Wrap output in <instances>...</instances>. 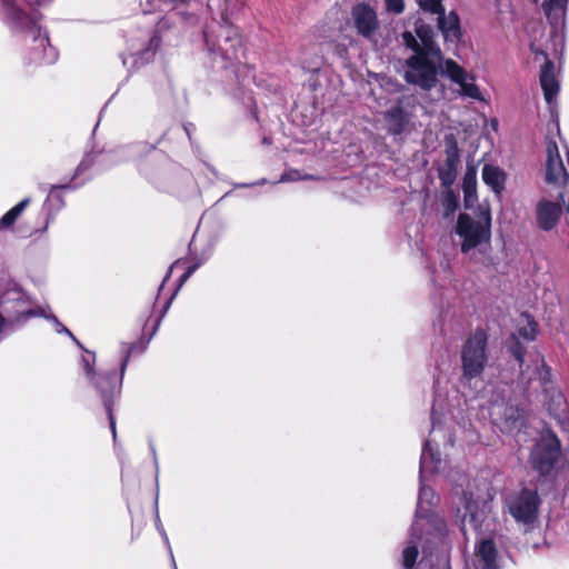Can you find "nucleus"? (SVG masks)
Here are the masks:
<instances>
[{
	"instance_id": "obj_1",
	"label": "nucleus",
	"mask_w": 569,
	"mask_h": 569,
	"mask_svg": "<svg viewBox=\"0 0 569 569\" xmlns=\"http://www.w3.org/2000/svg\"><path fill=\"white\" fill-rule=\"evenodd\" d=\"M443 470V461L437 449L432 447L431 440L426 441L422 453L420 457V470L419 480L420 489L418 496V506L416 516L417 519L413 522L409 536L407 547L402 551V566L405 568H411L416 563L418 557V547L421 541L420 531L427 527L433 525L435 533H431L433 539L441 540L446 532V525L441 519H429L430 508L436 505L438 497L435 491L426 486L427 475L438 473Z\"/></svg>"
},
{
	"instance_id": "obj_2",
	"label": "nucleus",
	"mask_w": 569,
	"mask_h": 569,
	"mask_svg": "<svg viewBox=\"0 0 569 569\" xmlns=\"http://www.w3.org/2000/svg\"><path fill=\"white\" fill-rule=\"evenodd\" d=\"M149 9L144 13L151 11H168V13L158 19L153 29L141 32L139 37L130 39V50L133 63L138 67L150 62L160 46V33L169 30L174 22L176 17L182 20L192 19L201 8L200 0H147Z\"/></svg>"
},
{
	"instance_id": "obj_3",
	"label": "nucleus",
	"mask_w": 569,
	"mask_h": 569,
	"mask_svg": "<svg viewBox=\"0 0 569 569\" xmlns=\"http://www.w3.org/2000/svg\"><path fill=\"white\" fill-rule=\"evenodd\" d=\"M244 6V0H208V9L212 20L207 24L203 37L209 50H214L218 32L223 33L227 47H221L224 57L234 59L238 56L240 36L233 23Z\"/></svg>"
},
{
	"instance_id": "obj_4",
	"label": "nucleus",
	"mask_w": 569,
	"mask_h": 569,
	"mask_svg": "<svg viewBox=\"0 0 569 569\" xmlns=\"http://www.w3.org/2000/svg\"><path fill=\"white\" fill-rule=\"evenodd\" d=\"M123 352H124V357L121 361L119 377H116L114 375H109V373H97L93 369V366L96 362L94 353L88 352V356H83L81 358V363H82V367H83L87 378L97 388V390L99 391V393L102 398L104 408H106L108 417H109L110 429L112 431V436H113L114 440L117 437V432H116V421H114V417L112 413V399L114 396H118L120 393L122 378H123L124 371H126L128 362H129L131 349L123 346Z\"/></svg>"
},
{
	"instance_id": "obj_5",
	"label": "nucleus",
	"mask_w": 569,
	"mask_h": 569,
	"mask_svg": "<svg viewBox=\"0 0 569 569\" xmlns=\"http://www.w3.org/2000/svg\"><path fill=\"white\" fill-rule=\"evenodd\" d=\"M0 307L8 316L10 327L20 326L30 318L43 316L40 308L33 307L30 296L10 278L0 279Z\"/></svg>"
},
{
	"instance_id": "obj_6",
	"label": "nucleus",
	"mask_w": 569,
	"mask_h": 569,
	"mask_svg": "<svg viewBox=\"0 0 569 569\" xmlns=\"http://www.w3.org/2000/svg\"><path fill=\"white\" fill-rule=\"evenodd\" d=\"M13 28L21 29L26 33V42L29 48V58L32 63L51 64L58 59V51L50 42L48 34L42 32L38 26V16L19 17L17 20H9Z\"/></svg>"
},
{
	"instance_id": "obj_7",
	"label": "nucleus",
	"mask_w": 569,
	"mask_h": 569,
	"mask_svg": "<svg viewBox=\"0 0 569 569\" xmlns=\"http://www.w3.org/2000/svg\"><path fill=\"white\" fill-rule=\"evenodd\" d=\"M456 233L461 239V251L463 253L488 243L491 236L490 210L481 208L476 217L460 213L456 224Z\"/></svg>"
},
{
	"instance_id": "obj_8",
	"label": "nucleus",
	"mask_w": 569,
	"mask_h": 569,
	"mask_svg": "<svg viewBox=\"0 0 569 569\" xmlns=\"http://www.w3.org/2000/svg\"><path fill=\"white\" fill-rule=\"evenodd\" d=\"M487 341L488 337L485 330H476L465 342L461 350V380L463 383L471 385L475 380L481 378L487 363Z\"/></svg>"
},
{
	"instance_id": "obj_9",
	"label": "nucleus",
	"mask_w": 569,
	"mask_h": 569,
	"mask_svg": "<svg viewBox=\"0 0 569 569\" xmlns=\"http://www.w3.org/2000/svg\"><path fill=\"white\" fill-rule=\"evenodd\" d=\"M441 56L415 53L406 60L403 78L421 90L428 91L438 83V69Z\"/></svg>"
},
{
	"instance_id": "obj_10",
	"label": "nucleus",
	"mask_w": 569,
	"mask_h": 569,
	"mask_svg": "<svg viewBox=\"0 0 569 569\" xmlns=\"http://www.w3.org/2000/svg\"><path fill=\"white\" fill-rule=\"evenodd\" d=\"M540 502L537 491L530 489H522L506 499L508 512L526 531L537 521Z\"/></svg>"
},
{
	"instance_id": "obj_11",
	"label": "nucleus",
	"mask_w": 569,
	"mask_h": 569,
	"mask_svg": "<svg viewBox=\"0 0 569 569\" xmlns=\"http://www.w3.org/2000/svg\"><path fill=\"white\" fill-rule=\"evenodd\" d=\"M560 455V442L553 435L542 437L533 447L530 461L540 475H548L555 467Z\"/></svg>"
},
{
	"instance_id": "obj_12",
	"label": "nucleus",
	"mask_w": 569,
	"mask_h": 569,
	"mask_svg": "<svg viewBox=\"0 0 569 569\" xmlns=\"http://www.w3.org/2000/svg\"><path fill=\"white\" fill-rule=\"evenodd\" d=\"M443 73L459 87V94L477 101H483V96L476 84V77L466 71L456 61L448 59L443 63Z\"/></svg>"
},
{
	"instance_id": "obj_13",
	"label": "nucleus",
	"mask_w": 569,
	"mask_h": 569,
	"mask_svg": "<svg viewBox=\"0 0 569 569\" xmlns=\"http://www.w3.org/2000/svg\"><path fill=\"white\" fill-rule=\"evenodd\" d=\"M353 27L359 36L369 41H377L380 22L376 10L366 3H358L351 10Z\"/></svg>"
},
{
	"instance_id": "obj_14",
	"label": "nucleus",
	"mask_w": 569,
	"mask_h": 569,
	"mask_svg": "<svg viewBox=\"0 0 569 569\" xmlns=\"http://www.w3.org/2000/svg\"><path fill=\"white\" fill-rule=\"evenodd\" d=\"M416 33L417 38L410 31L402 33V42L407 48L411 49L415 53L431 54L433 57L441 56V50L433 40L435 32L430 26L423 23L417 26Z\"/></svg>"
},
{
	"instance_id": "obj_15",
	"label": "nucleus",
	"mask_w": 569,
	"mask_h": 569,
	"mask_svg": "<svg viewBox=\"0 0 569 569\" xmlns=\"http://www.w3.org/2000/svg\"><path fill=\"white\" fill-rule=\"evenodd\" d=\"M546 151L547 160L545 180L548 184L561 187L567 182L569 174L563 164L557 143L552 140L548 141Z\"/></svg>"
},
{
	"instance_id": "obj_16",
	"label": "nucleus",
	"mask_w": 569,
	"mask_h": 569,
	"mask_svg": "<svg viewBox=\"0 0 569 569\" xmlns=\"http://www.w3.org/2000/svg\"><path fill=\"white\" fill-rule=\"evenodd\" d=\"M530 48L536 56H541L545 58V63L540 71V84L547 103L551 104L558 96L560 89L559 81L555 73V66L548 59L546 51L540 49L536 42H531Z\"/></svg>"
},
{
	"instance_id": "obj_17",
	"label": "nucleus",
	"mask_w": 569,
	"mask_h": 569,
	"mask_svg": "<svg viewBox=\"0 0 569 569\" xmlns=\"http://www.w3.org/2000/svg\"><path fill=\"white\" fill-rule=\"evenodd\" d=\"M463 515L461 516V528L478 530L487 517V505L465 496Z\"/></svg>"
},
{
	"instance_id": "obj_18",
	"label": "nucleus",
	"mask_w": 569,
	"mask_h": 569,
	"mask_svg": "<svg viewBox=\"0 0 569 569\" xmlns=\"http://www.w3.org/2000/svg\"><path fill=\"white\" fill-rule=\"evenodd\" d=\"M412 114L401 104H396L383 114L386 129L391 136H400L409 131Z\"/></svg>"
},
{
	"instance_id": "obj_19",
	"label": "nucleus",
	"mask_w": 569,
	"mask_h": 569,
	"mask_svg": "<svg viewBox=\"0 0 569 569\" xmlns=\"http://www.w3.org/2000/svg\"><path fill=\"white\" fill-rule=\"evenodd\" d=\"M52 0H2L3 10L8 20L18 21L19 17L33 16L30 13L36 6L41 7Z\"/></svg>"
},
{
	"instance_id": "obj_20",
	"label": "nucleus",
	"mask_w": 569,
	"mask_h": 569,
	"mask_svg": "<svg viewBox=\"0 0 569 569\" xmlns=\"http://www.w3.org/2000/svg\"><path fill=\"white\" fill-rule=\"evenodd\" d=\"M438 28L447 42L456 43L460 40V20L455 11L445 12L438 17Z\"/></svg>"
},
{
	"instance_id": "obj_21",
	"label": "nucleus",
	"mask_w": 569,
	"mask_h": 569,
	"mask_svg": "<svg viewBox=\"0 0 569 569\" xmlns=\"http://www.w3.org/2000/svg\"><path fill=\"white\" fill-rule=\"evenodd\" d=\"M561 208L553 202L543 200L537 207V221L541 229L551 230L558 222Z\"/></svg>"
},
{
	"instance_id": "obj_22",
	"label": "nucleus",
	"mask_w": 569,
	"mask_h": 569,
	"mask_svg": "<svg viewBox=\"0 0 569 569\" xmlns=\"http://www.w3.org/2000/svg\"><path fill=\"white\" fill-rule=\"evenodd\" d=\"M476 553L483 569L498 568V552L492 540H481L476 547Z\"/></svg>"
},
{
	"instance_id": "obj_23",
	"label": "nucleus",
	"mask_w": 569,
	"mask_h": 569,
	"mask_svg": "<svg viewBox=\"0 0 569 569\" xmlns=\"http://www.w3.org/2000/svg\"><path fill=\"white\" fill-rule=\"evenodd\" d=\"M219 33H220V36H218L216 38L214 50H209L207 46H206V49H207L208 53L212 57L213 61L220 60L221 67L227 69L229 67H232L236 62L240 61L242 47H241V44L239 46L237 58L231 59V58L224 57V54L222 52L223 50L221 48V47H227L224 43V36L221 32H219Z\"/></svg>"
},
{
	"instance_id": "obj_24",
	"label": "nucleus",
	"mask_w": 569,
	"mask_h": 569,
	"mask_svg": "<svg viewBox=\"0 0 569 569\" xmlns=\"http://www.w3.org/2000/svg\"><path fill=\"white\" fill-rule=\"evenodd\" d=\"M537 335V323L526 313L521 315L518 325L517 332L513 338L532 341Z\"/></svg>"
},
{
	"instance_id": "obj_25",
	"label": "nucleus",
	"mask_w": 569,
	"mask_h": 569,
	"mask_svg": "<svg viewBox=\"0 0 569 569\" xmlns=\"http://www.w3.org/2000/svg\"><path fill=\"white\" fill-rule=\"evenodd\" d=\"M568 0H545L543 10L552 24H559L562 21Z\"/></svg>"
},
{
	"instance_id": "obj_26",
	"label": "nucleus",
	"mask_w": 569,
	"mask_h": 569,
	"mask_svg": "<svg viewBox=\"0 0 569 569\" xmlns=\"http://www.w3.org/2000/svg\"><path fill=\"white\" fill-rule=\"evenodd\" d=\"M482 180L495 192H500L503 188V172L497 167L486 164L482 169Z\"/></svg>"
},
{
	"instance_id": "obj_27",
	"label": "nucleus",
	"mask_w": 569,
	"mask_h": 569,
	"mask_svg": "<svg viewBox=\"0 0 569 569\" xmlns=\"http://www.w3.org/2000/svg\"><path fill=\"white\" fill-rule=\"evenodd\" d=\"M446 141V160L445 163L450 166H458L460 161V152L456 138L449 134L445 139Z\"/></svg>"
},
{
	"instance_id": "obj_28",
	"label": "nucleus",
	"mask_w": 569,
	"mask_h": 569,
	"mask_svg": "<svg viewBox=\"0 0 569 569\" xmlns=\"http://www.w3.org/2000/svg\"><path fill=\"white\" fill-rule=\"evenodd\" d=\"M30 200L28 198L20 201L13 208H11L1 219H0V228H8L14 223L17 218L23 212V210L29 204Z\"/></svg>"
},
{
	"instance_id": "obj_29",
	"label": "nucleus",
	"mask_w": 569,
	"mask_h": 569,
	"mask_svg": "<svg viewBox=\"0 0 569 569\" xmlns=\"http://www.w3.org/2000/svg\"><path fill=\"white\" fill-rule=\"evenodd\" d=\"M457 168L458 166H450L447 163H443L442 167L439 169V179L441 181V184L443 187H450L457 177Z\"/></svg>"
},
{
	"instance_id": "obj_30",
	"label": "nucleus",
	"mask_w": 569,
	"mask_h": 569,
	"mask_svg": "<svg viewBox=\"0 0 569 569\" xmlns=\"http://www.w3.org/2000/svg\"><path fill=\"white\" fill-rule=\"evenodd\" d=\"M476 174L475 172H467L463 177V192L466 197V201H470L476 196Z\"/></svg>"
},
{
	"instance_id": "obj_31",
	"label": "nucleus",
	"mask_w": 569,
	"mask_h": 569,
	"mask_svg": "<svg viewBox=\"0 0 569 569\" xmlns=\"http://www.w3.org/2000/svg\"><path fill=\"white\" fill-rule=\"evenodd\" d=\"M421 10L438 14V17L445 12V8L441 0H417Z\"/></svg>"
},
{
	"instance_id": "obj_32",
	"label": "nucleus",
	"mask_w": 569,
	"mask_h": 569,
	"mask_svg": "<svg viewBox=\"0 0 569 569\" xmlns=\"http://www.w3.org/2000/svg\"><path fill=\"white\" fill-rule=\"evenodd\" d=\"M69 188V186H52L49 192V196L47 198L48 203H54L58 208L63 206L62 198L60 193L58 192L59 189H66Z\"/></svg>"
},
{
	"instance_id": "obj_33",
	"label": "nucleus",
	"mask_w": 569,
	"mask_h": 569,
	"mask_svg": "<svg viewBox=\"0 0 569 569\" xmlns=\"http://www.w3.org/2000/svg\"><path fill=\"white\" fill-rule=\"evenodd\" d=\"M312 176H301L298 170H288L282 173L281 178L277 182L298 181L302 179H312Z\"/></svg>"
},
{
	"instance_id": "obj_34",
	"label": "nucleus",
	"mask_w": 569,
	"mask_h": 569,
	"mask_svg": "<svg viewBox=\"0 0 569 569\" xmlns=\"http://www.w3.org/2000/svg\"><path fill=\"white\" fill-rule=\"evenodd\" d=\"M385 6L388 12L400 14L405 10L403 0H385Z\"/></svg>"
},
{
	"instance_id": "obj_35",
	"label": "nucleus",
	"mask_w": 569,
	"mask_h": 569,
	"mask_svg": "<svg viewBox=\"0 0 569 569\" xmlns=\"http://www.w3.org/2000/svg\"><path fill=\"white\" fill-rule=\"evenodd\" d=\"M556 401H557L558 408L557 409H552L551 407H549V410L553 411V413L556 416H563V418H566V415H567V403H566V400H565L563 396L561 393H559L556 397Z\"/></svg>"
},
{
	"instance_id": "obj_36",
	"label": "nucleus",
	"mask_w": 569,
	"mask_h": 569,
	"mask_svg": "<svg viewBox=\"0 0 569 569\" xmlns=\"http://www.w3.org/2000/svg\"><path fill=\"white\" fill-rule=\"evenodd\" d=\"M42 317H44V315ZM46 318L51 320L54 323L57 332H59V333H61V332L67 333L68 336H70L77 342V345L80 346V343L76 340L73 335L54 316H46Z\"/></svg>"
},
{
	"instance_id": "obj_37",
	"label": "nucleus",
	"mask_w": 569,
	"mask_h": 569,
	"mask_svg": "<svg viewBox=\"0 0 569 569\" xmlns=\"http://www.w3.org/2000/svg\"><path fill=\"white\" fill-rule=\"evenodd\" d=\"M156 526H157V529H158L159 533L161 535V537L163 539L164 545L167 546V548L169 550V553H170L171 558L173 559V553H172V549H171V546H170V542H169L168 535H167L164 528L162 527V525L160 522L158 513H157V519H156Z\"/></svg>"
},
{
	"instance_id": "obj_38",
	"label": "nucleus",
	"mask_w": 569,
	"mask_h": 569,
	"mask_svg": "<svg viewBox=\"0 0 569 569\" xmlns=\"http://www.w3.org/2000/svg\"><path fill=\"white\" fill-rule=\"evenodd\" d=\"M445 203L447 207V214L453 212L457 208V201H456L455 197L451 196L450 193H448L446 196Z\"/></svg>"
},
{
	"instance_id": "obj_39",
	"label": "nucleus",
	"mask_w": 569,
	"mask_h": 569,
	"mask_svg": "<svg viewBox=\"0 0 569 569\" xmlns=\"http://www.w3.org/2000/svg\"><path fill=\"white\" fill-rule=\"evenodd\" d=\"M200 264L201 262L199 261L187 269V271L180 278V286H182V283L191 277V274L199 268Z\"/></svg>"
},
{
	"instance_id": "obj_40",
	"label": "nucleus",
	"mask_w": 569,
	"mask_h": 569,
	"mask_svg": "<svg viewBox=\"0 0 569 569\" xmlns=\"http://www.w3.org/2000/svg\"><path fill=\"white\" fill-rule=\"evenodd\" d=\"M511 352L512 355L515 356V358L517 359V361L519 362L520 367L522 366L523 363V353L521 351V348L520 346H516L513 348H511Z\"/></svg>"
},
{
	"instance_id": "obj_41",
	"label": "nucleus",
	"mask_w": 569,
	"mask_h": 569,
	"mask_svg": "<svg viewBox=\"0 0 569 569\" xmlns=\"http://www.w3.org/2000/svg\"><path fill=\"white\" fill-rule=\"evenodd\" d=\"M381 86H389V87H391V90L398 91V84L392 82L391 79H389V78H383Z\"/></svg>"
},
{
	"instance_id": "obj_42",
	"label": "nucleus",
	"mask_w": 569,
	"mask_h": 569,
	"mask_svg": "<svg viewBox=\"0 0 569 569\" xmlns=\"http://www.w3.org/2000/svg\"><path fill=\"white\" fill-rule=\"evenodd\" d=\"M89 166H90V163H87V161H86V160H83V161L78 166V168H77V172H81V171H83V170L88 169V168H89Z\"/></svg>"
},
{
	"instance_id": "obj_43",
	"label": "nucleus",
	"mask_w": 569,
	"mask_h": 569,
	"mask_svg": "<svg viewBox=\"0 0 569 569\" xmlns=\"http://www.w3.org/2000/svg\"><path fill=\"white\" fill-rule=\"evenodd\" d=\"M8 325V317L4 318L2 313L0 312V332L2 331L3 327Z\"/></svg>"
},
{
	"instance_id": "obj_44",
	"label": "nucleus",
	"mask_w": 569,
	"mask_h": 569,
	"mask_svg": "<svg viewBox=\"0 0 569 569\" xmlns=\"http://www.w3.org/2000/svg\"><path fill=\"white\" fill-rule=\"evenodd\" d=\"M264 183H267V179H261L260 181L251 183L250 186H258V184H264ZM248 186L249 184H247V183L239 184V187H248Z\"/></svg>"
},
{
	"instance_id": "obj_45",
	"label": "nucleus",
	"mask_w": 569,
	"mask_h": 569,
	"mask_svg": "<svg viewBox=\"0 0 569 569\" xmlns=\"http://www.w3.org/2000/svg\"><path fill=\"white\" fill-rule=\"evenodd\" d=\"M552 36H553L557 40H559L560 44H562V38H561V36H560L557 31H553V32H552Z\"/></svg>"
},
{
	"instance_id": "obj_46",
	"label": "nucleus",
	"mask_w": 569,
	"mask_h": 569,
	"mask_svg": "<svg viewBox=\"0 0 569 569\" xmlns=\"http://www.w3.org/2000/svg\"><path fill=\"white\" fill-rule=\"evenodd\" d=\"M151 451L153 453V460H154V463H156V467L158 468V460H157V455H156V450L153 447H151Z\"/></svg>"
},
{
	"instance_id": "obj_47",
	"label": "nucleus",
	"mask_w": 569,
	"mask_h": 569,
	"mask_svg": "<svg viewBox=\"0 0 569 569\" xmlns=\"http://www.w3.org/2000/svg\"><path fill=\"white\" fill-rule=\"evenodd\" d=\"M178 263H179V261H176V262L171 266L170 270H172V268H174ZM170 272H171V271H169V272H168V274H166L164 281L169 278Z\"/></svg>"
},
{
	"instance_id": "obj_48",
	"label": "nucleus",
	"mask_w": 569,
	"mask_h": 569,
	"mask_svg": "<svg viewBox=\"0 0 569 569\" xmlns=\"http://www.w3.org/2000/svg\"><path fill=\"white\" fill-rule=\"evenodd\" d=\"M560 198H561V200L566 203V200H565V193H562V192H561V193H560Z\"/></svg>"
},
{
	"instance_id": "obj_49",
	"label": "nucleus",
	"mask_w": 569,
	"mask_h": 569,
	"mask_svg": "<svg viewBox=\"0 0 569 569\" xmlns=\"http://www.w3.org/2000/svg\"><path fill=\"white\" fill-rule=\"evenodd\" d=\"M567 212L569 214V196H568V201H567Z\"/></svg>"
},
{
	"instance_id": "obj_50",
	"label": "nucleus",
	"mask_w": 569,
	"mask_h": 569,
	"mask_svg": "<svg viewBox=\"0 0 569 569\" xmlns=\"http://www.w3.org/2000/svg\"><path fill=\"white\" fill-rule=\"evenodd\" d=\"M412 568H413V566L411 568H409V569H412ZM405 569H408V568H405ZM442 569H448V568L443 565Z\"/></svg>"
},
{
	"instance_id": "obj_51",
	"label": "nucleus",
	"mask_w": 569,
	"mask_h": 569,
	"mask_svg": "<svg viewBox=\"0 0 569 569\" xmlns=\"http://www.w3.org/2000/svg\"><path fill=\"white\" fill-rule=\"evenodd\" d=\"M172 562H174V559H172ZM173 566H174V569H177V566H176V563H173Z\"/></svg>"
}]
</instances>
